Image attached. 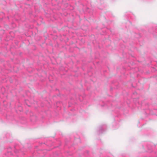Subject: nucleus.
<instances>
[{
  "label": "nucleus",
  "mask_w": 157,
  "mask_h": 157,
  "mask_svg": "<svg viewBox=\"0 0 157 157\" xmlns=\"http://www.w3.org/2000/svg\"><path fill=\"white\" fill-rule=\"evenodd\" d=\"M12 119V123L21 127H24L27 123L26 118H10Z\"/></svg>",
  "instance_id": "f257e3e1"
},
{
  "label": "nucleus",
  "mask_w": 157,
  "mask_h": 157,
  "mask_svg": "<svg viewBox=\"0 0 157 157\" xmlns=\"http://www.w3.org/2000/svg\"><path fill=\"white\" fill-rule=\"evenodd\" d=\"M107 128L105 124H103L100 126L99 130L98 131V134H100L102 133L105 131Z\"/></svg>",
  "instance_id": "f03ea898"
},
{
  "label": "nucleus",
  "mask_w": 157,
  "mask_h": 157,
  "mask_svg": "<svg viewBox=\"0 0 157 157\" xmlns=\"http://www.w3.org/2000/svg\"><path fill=\"white\" fill-rule=\"evenodd\" d=\"M37 118H31L30 121L32 124H34L37 121Z\"/></svg>",
  "instance_id": "7ed1b4c3"
},
{
  "label": "nucleus",
  "mask_w": 157,
  "mask_h": 157,
  "mask_svg": "<svg viewBox=\"0 0 157 157\" xmlns=\"http://www.w3.org/2000/svg\"><path fill=\"white\" fill-rule=\"evenodd\" d=\"M116 126H117V127L116 128H114V127L113 128V129H116L118 127H119V125L118 124H117L116 125Z\"/></svg>",
  "instance_id": "20e7f679"
},
{
  "label": "nucleus",
  "mask_w": 157,
  "mask_h": 157,
  "mask_svg": "<svg viewBox=\"0 0 157 157\" xmlns=\"http://www.w3.org/2000/svg\"><path fill=\"white\" fill-rule=\"evenodd\" d=\"M143 118H141L140 120L139 121V122L140 123V121H143Z\"/></svg>",
  "instance_id": "39448f33"
}]
</instances>
